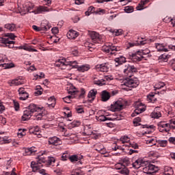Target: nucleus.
Wrapping results in <instances>:
<instances>
[{
	"label": "nucleus",
	"mask_w": 175,
	"mask_h": 175,
	"mask_svg": "<svg viewBox=\"0 0 175 175\" xmlns=\"http://www.w3.org/2000/svg\"><path fill=\"white\" fill-rule=\"evenodd\" d=\"M142 121V118L137 117V118H135L134 120H133V124H134V126H139V125H140V122Z\"/></svg>",
	"instance_id": "obj_41"
},
{
	"label": "nucleus",
	"mask_w": 175,
	"mask_h": 175,
	"mask_svg": "<svg viewBox=\"0 0 175 175\" xmlns=\"http://www.w3.org/2000/svg\"><path fill=\"white\" fill-rule=\"evenodd\" d=\"M55 163V159H54V157H50L48 160V164L49 165H53V163Z\"/></svg>",
	"instance_id": "obj_57"
},
{
	"label": "nucleus",
	"mask_w": 175,
	"mask_h": 175,
	"mask_svg": "<svg viewBox=\"0 0 175 175\" xmlns=\"http://www.w3.org/2000/svg\"><path fill=\"white\" fill-rule=\"evenodd\" d=\"M31 169L33 172H36L37 170H39V169H40V165H33V167H31Z\"/></svg>",
	"instance_id": "obj_62"
},
{
	"label": "nucleus",
	"mask_w": 175,
	"mask_h": 175,
	"mask_svg": "<svg viewBox=\"0 0 175 175\" xmlns=\"http://www.w3.org/2000/svg\"><path fill=\"white\" fill-rule=\"evenodd\" d=\"M170 56L169 55H165L163 54L159 57V59H161V61H163V62H167V58H169Z\"/></svg>",
	"instance_id": "obj_38"
},
{
	"label": "nucleus",
	"mask_w": 175,
	"mask_h": 175,
	"mask_svg": "<svg viewBox=\"0 0 175 175\" xmlns=\"http://www.w3.org/2000/svg\"><path fill=\"white\" fill-rule=\"evenodd\" d=\"M161 113L160 112H157L155 111H154L152 113V118H159L161 117Z\"/></svg>",
	"instance_id": "obj_46"
},
{
	"label": "nucleus",
	"mask_w": 175,
	"mask_h": 175,
	"mask_svg": "<svg viewBox=\"0 0 175 175\" xmlns=\"http://www.w3.org/2000/svg\"><path fill=\"white\" fill-rule=\"evenodd\" d=\"M130 56L131 57V59H133V61L135 62L137 61L138 62H140V61L144 58V56L142 55V51H137L135 53H131Z\"/></svg>",
	"instance_id": "obj_10"
},
{
	"label": "nucleus",
	"mask_w": 175,
	"mask_h": 175,
	"mask_svg": "<svg viewBox=\"0 0 175 175\" xmlns=\"http://www.w3.org/2000/svg\"><path fill=\"white\" fill-rule=\"evenodd\" d=\"M25 82L23 81H18V79H14L11 81L10 87L12 85H21L23 84H25Z\"/></svg>",
	"instance_id": "obj_27"
},
{
	"label": "nucleus",
	"mask_w": 175,
	"mask_h": 175,
	"mask_svg": "<svg viewBox=\"0 0 175 175\" xmlns=\"http://www.w3.org/2000/svg\"><path fill=\"white\" fill-rule=\"evenodd\" d=\"M173 168L170 167H164V174L165 175H172L173 174Z\"/></svg>",
	"instance_id": "obj_31"
},
{
	"label": "nucleus",
	"mask_w": 175,
	"mask_h": 175,
	"mask_svg": "<svg viewBox=\"0 0 175 175\" xmlns=\"http://www.w3.org/2000/svg\"><path fill=\"white\" fill-rule=\"evenodd\" d=\"M105 81H111L113 79V76L111 75H106L104 77Z\"/></svg>",
	"instance_id": "obj_58"
},
{
	"label": "nucleus",
	"mask_w": 175,
	"mask_h": 175,
	"mask_svg": "<svg viewBox=\"0 0 175 175\" xmlns=\"http://www.w3.org/2000/svg\"><path fill=\"white\" fill-rule=\"evenodd\" d=\"M33 29H34V31H36L37 32H40V31H49V29H50L51 27L49 25H41L40 27H38L36 25H33L32 26Z\"/></svg>",
	"instance_id": "obj_13"
},
{
	"label": "nucleus",
	"mask_w": 175,
	"mask_h": 175,
	"mask_svg": "<svg viewBox=\"0 0 175 175\" xmlns=\"http://www.w3.org/2000/svg\"><path fill=\"white\" fill-rule=\"evenodd\" d=\"M96 120L97 121L105 122V121H110L111 120V118H106L105 115H100L98 117L96 116Z\"/></svg>",
	"instance_id": "obj_28"
},
{
	"label": "nucleus",
	"mask_w": 175,
	"mask_h": 175,
	"mask_svg": "<svg viewBox=\"0 0 175 175\" xmlns=\"http://www.w3.org/2000/svg\"><path fill=\"white\" fill-rule=\"evenodd\" d=\"M18 92L20 95H26V98H29V94L25 92V89L24 88H20L18 90Z\"/></svg>",
	"instance_id": "obj_33"
},
{
	"label": "nucleus",
	"mask_w": 175,
	"mask_h": 175,
	"mask_svg": "<svg viewBox=\"0 0 175 175\" xmlns=\"http://www.w3.org/2000/svg\"><path fill=\"white\" fill-rule=\"evenodd\" d=\"M168 142H170V143H171L172 144H175V137H170L168 139Z\"/></svg>",
	"instance_id": "obj_63"
},
{
	"label": "nucleus",
	"mask_w": 175,
	"mask_h": 175,
	"mask_svg": "<svg viewBox=\"0 0 175 175\" xmlns=\"http://www.w3.org/2000/svg\"><path fill=\"white\" fill-rule=\"evenodd\" d=\"M5 28L6 29H9L11 32H13V31H16V25L14 23H7L5 25Z\"/></svg>",
	"instance_id": "obj_24"
},
{
	"label": "nucleus",
	"mask_w": 175,
	"mask_h": 175,
	"mask_svg": "<svg viewBox=\"0 0 175 175\" xmlns=\"http://www.w3.org/2000/svg\"><path fill=\"white\" fill-rule=\"evenodd\" d=\"M143 111H146V108L143 105L142 103L137 102L135 103V109L131 114V117H136V116L141 114V113H143Z\"/></svg>",
	"instance_id": "obj_7"
},
{
	"label": "nucleus",
	"mask_w": 175,
	"mask_h": 175,
	"mask_svg": "<svg viewBox=\"0 0 175 175\" xmlns=\"http://www.w3.org/2000/svg\"><path fill=\"white\" fill-rule=\"evenodd\" d=\"M137 68H136L135 66H131V64L125 65L124 73H125L127 77H132V76H133V73H137Z\"/></svg>",
	"instance_id": "obj_6"
},
{
	"label": "nucleus",
	"mask_w": 175,
	"mask_h": 175,
	"mask_svg": "<svg viewBox=\"0 0 175 175\" xmlns=\"http://www.w3.org/2000/svg\"><path fill=\"white\" fill-rule=\"evenodd\" d=\"M157 142L160 147H166L167 146V140H158Z\"/></svg>",
	"instance_id": "obj_37"
},
{
	"label": "nucleus",
	"mask_w": 175,
	"mask_h": 175,
	"mask_svg": "<svg viewBox=\"0 0 175 175\" xmlns=\"http://www.w3.org/2000/svg\"><path fill=\"white\" fill-rule=\"evenodd\" d=\"M139 80L135 79L133 80L132 78L127 77L124 81L122 85H125V87H127L126 90H129V91H132V88H136L137 85H139Z\"/></svg>",
	"instance_id": "obj_2"
},
{
	"label": "nucleus",
	"mask_w": 175,
	"mask_h": 175,
	"mask_svg": "<svg viewBox=\"0 0 175 175\" xmlns=\"http://www.w3.org/2000/svg\"><path fill=\"white\" fill-rule=\"evenodd\" d=\"M5 36H7L8 38H10V39H12V40H14V38H16V36H14V33H8L5 34Z\"/></svg>",
	"instance_id": "obj_54"
},
{
	"label": "nucleus",
	"mask_w": 175,
	"mask_h": 175,
	"mask_svg": "<svg viewBox=\"0 0 175 175\" xmlns=\"http://www.w3.org/2000/svg\"><path fill=\"white\" fill-rule=\"evenodd\" d=\"M23 50H25L26 51H36V49H33L29 46H24Z\"/></svg>",
	"instance_id": "obj_61"
},
{
	"label": "nucleus",
	"mask_w": 175,
	"mask_h": 175,
	"mask_svg": "<svg viewBox=\"0 0 175 175\" xmlns=\"http://www.w3.org/2000/svg\"><path fill=\"white\" fill-rule=\"evenodd\" d=\"M48 143L49 144H52L53 146H59L61 144V139L57 137H53L49 138Z\"/></svg>",
	"instance_id": "obj_16"
},
{
	"label": "nucleus",
	"mask_w": 175,
	"mask_h": 175,
	"mask_svg": "<svg viewBox=\"0 0 175 175\" xmlns=\"http://www.w3.org/2000/svg\"><path fill=\"white\" fill-rule=\"evenodd\" d=\"M110 32L112 33H115L116 36H120V35H122V29H116V30H111Z\"/></svg>",
	"instance_id": "obj_44"
},
{
	"label": "nucleus",
	"mask_w": 175,
	"mask_h": 175,
	"mask_svg": "<svg viewBox=\"0 0 175 175\" xmlns=\"http://www.w3.org/2000/svg\"><path fill=\"white\" fill-rule=\"evenodd\" d=\"M72 64H77L76 61H71L66 62V60L64 59H59L57 62H55V65L57 68H61L62 66H65L66 65H72Z\"/></svg>",
	"instance_id": "obj_9"
},
{
	"label": "nucleus",
	"mask_w": 175,
	"mask_h": 175,
	"mask_svg": "<svg viewBox=\"0 0 175 175\" xmlns=\"http://www.w3.org/2000/svg\"><path fill=\"white\" fill-rule=\"evenodd\" d=\"M116 66H118L120 65H122L124 62H126V59L124 56H120V57L115 58Z\"/></svg>",
	"instance_id": "obj_21"
},
{
	"label": "nucleus",
	"mask_w": 175,
	"mask_h": 175,
	"mask_svg": "<svg viewBox=\"0 0 175 175\" xmlns=\"http://www.w3.org/2000/svg\"><path fill=\"white\" fill-rule=\"evenodd\" d=\"M147 100H148V102H151L152 103H154V102L157 100V98H155V94L152 93L148 95Z\"/></svg>",
	"instance_id": "obj_32"
},
{
	"label": "nucleus",
	"mask_w": 175,
	"mask_h": 175,
	"mask_svg": "<svg viewBox=\"0 0 175 175\" xmlns=\"http://www.w3.org/2000/svg\"><path fill=\"white\" fill-rule=\"evenodd\" d=\"M70 157L68 153H64L62 156V161H68V158L69 159Z\"/></svg>",
	"instance_id": "obj_55"
},
{
	"label": "nucleus",
	"mask_w": 175,
	"mask_h": 175,
	"mask_svg": "<svg viewBox=\"0 0 175 175\" xmlns=\"http://www.w3.org/2000/svg\"><path fill=\"white\" fill-rule=\"evenodd\" d=\"M19 99L20 100H27V99H28V97H27V95L25 94H21L19 95Z\"/></svg>",
	"instance_id": "obj_59"
},
{
	"label": "nucleus",
	"mask_w": 175,
	"mask_h": 175,
	"mask_svg": "<svg viewBox=\"0 0 175 175\" xmlns=\"http://www.w3.org/2000/svg\"><path fill=\"white\" fill-rule=\"evenodd\" d=\"M120 173L121 174L129 175V170L126 167H124L122 170H120Z\"/></svg>",
	"instance_id": "obj_40"
},
{
	"label": "nucleus",
	"mask_w": 175,
	"mask_h": 175,
	"mask_svg": "<svg viewBox=\"0 0 175 175\" xmlns=\"http://www.w3.org/2000/svg\"><path fill=\"white\" fill-rule=\"evenodd\" d=\"M79 36V32L75 30H70L69 32L67 33V38L68 39H76Z\"/></svg>",
	"instance_id": "obj_20"
},
{
	"label": "nucleus",
	"mask_w": 175,
	"mask_h": 175,
	"mask_svg": "<svg viewBox=\"0 0 175 175\" xmlns=\"http://www.w3.org/2000/svg\"><path fill=\"white\" fill-rule=\"evenodd\" d=\"M109 51H118V49H117V46H113V44H109Z\"/></svg>",
	"instance_id": "obj_52"
},
{
	"label": "nucleus",
	"mask_w": 175,
	"mask_h": 175,
	"mask_svg": "<svg viewBox=\"0 0 175 175\" xmlns=\"http://www.w3.org/2000/svg\"><path fill=\"white\" fill-rule=\"evenodd\" d=\"M96 70H99V72H107L109 70V67H107V63H104L96 65Z\"/></svg>",
	"instance_id": "obj_18"
},
{
	"label": "nucleus",
	"mask_w": 175,
	"mask_h": 175,
	"mask_svg": "<svg viewBox=\"0 0 175 175\" xmlns=\"http://www.w3.org/2000/svg\"><path fill=\"white\" fill-rule=\"evenodd\" d=\"M33 151L32 150V148H29L25 150V155H31Z\"/></svg>",
	"instance_id": "obj_56"
},
{
	"label": "nucleus",
	"mask_w": 175,
	"mask_h": 175,
	"mask_svg": "<svg viewBox=\"0 0 175 175\" xmlns=\"http://www.w3.org/2000/svg\"><path fill=\"white\" fill-rule=\"evenodd\" d=\"M38 163L42 165V163H46V159L44 157H42V156H38L37 158Z\"/></svg>",
	"instance_id": "obj_42"
},
{
	"label": "nucleus",
	"mask_w": 175,
	"mask_h": 175,
	"mask_svg": "<svg viewBox=\"0 0 175 175\" xmlns=\"http://www.w3.org/2000/svg\"><path fill=\"white\" fill-rule=\"evenodd\" d=\"M37 91L34 92V95L36 96H39V95H42L43 94V88L40 85L37 86Z\"/></svg>",
	"instance_id": "obj_34"
},
{
	"label": "nucleus",
	"mask_w": 175,
	"mask_h": 175,
	"mask_svg": "<svg viewBox=\"0 0 175 175\" xmlns=\"http://www.w3.org/2000/svg\"><path fill=\"white\" fill-rule=\"evenodd\" d=\"M96 94H98V92H96L94 90H91L89 92V93L88 94V98L89 99H90V98H92V99L88 100L90 103H92V102H94V100H95V98L96 97Z\"/></svg>",
	"instance_id": "obj_17"
},
{
	"label": "nucleus",
	"mask_w": 175,
	"mask_h": 175,
	"mask_svg": "<svg viewBox=\"0 0 175 175\" xmlns=\"http://www.w3.org/2000/svg\"><path fill=\"white\" fill-rule=\"evenodd\" d=\"M50 9L44 5H40L36 10L32 11L31 13H34V14H40V13H43V12H49Z\"/></svg>",
	"instance_id": "obj_14"
},
{
	"label": "nucleus",
	"mask_w": 175,
	"mask_h": 175,
	"mask_svg": "<svg viewBox=\"0 0 175 175\" xmlns=\"http://www.w3.org/2000/svg\"><path fill=\"white\" fill-rule=\"evenodd\" d=\"M49 102H52V103H48L49 107H54L55 106V98L54 97H51L49 99Z\"/></svg>",
	"instance_id": "obj_39"
},
{
	"label": "nucleus",
	"mask_w": 175,
	"mask_h": 175,
	"mask_svg": "<svg viewBox=\"0 0 175 175\" xmlns=\"http://www.w3.org/2000/svg\"><path fill=\"white\" fill-rule=\"evenodd\" d=\"M42 108L38 107L35 104H30L27 108L26 110L23 111V116H22L23 121H28L32 117V114L36 113V111H40Z\"/></svg>",
	"instance_id": "obj_1"
},
{
	"label": "nucleus",
	"mask_w": 175,
	"mask_h": 175,
	"mask_svg": "<svg viewBox=\"0 0 175 175\" xmlns=\"http://www.w3.org/2000/svg\"><path fill=\"white\" fill-rule=\"evenodd\" d=\"M1 43H3V44H5L7 47H9V49H13L14 46H12L10 44H14V41H10L9 39L6 38H0Z\"/></svg>",
	"instance_id": "obj_15"
},
{
	"label": "nucleus",
	"mask_w": 175,
	"mask_h": 175,
	"mask_svg": "<svg viewBox=\"0 0 175 175\" xmlns=\"http://www.w3.org/2000/svg\"><path fill=\"white\" fill-rule=\"evenodd\" d=\"M146 165V161H143L142 159H139L136 160L133 163V167L135 169H139V167H144Z\"/></svg>",
	"instance_id": "obj_12"
},
{
	"label": "nucleus",
	"mask_w": 175,
	"mask_h": 175,
	"mask_svg": "<svg viewBox=\"0 0 175 175\" xmlns=\"http://www.w3.org/2000/svg\"><path fill=\"white\" fill-rule=\"evenodd\" d=\"M159 132H170V124L169 123H165V122H160L158 123Z\"/></svg>",
	"instance_id": "obj_8"
},
{
	"label": "nucleus",
	"mask_w": 175,
	"mask_h": 175,
	"mask_svg": "<svg viewBox=\"0 0 175 175\" xmlns=\"http://www.w3.org/2000/svg\"><path fill=\"white\" fill-rule=\"evenodd\" d=\"M120 142L124 144V143H128L129 142V137L128 136H124L120 138Z\"/></svg>",
	"instance_id": "obj_48"
},
{
	"label": "nucleus",
	"mask_w": 175,
	"mask_h": 175,
	"mask_svg": "<svg viewBox=\"0 0 175 175\" xmlns=\"http://www.w3.org/2000/svg\"><path fill=\"white\" fill-rule=\"evenodd\" d=\"M159 170V167L158 166H155L148 161H146L145 166L143 168L144 173L146 174H154V173H157Z\"/></svg>",
	"instance_id": "obj_3"
},
{
	"label": "nucleus",
	"mask_w": 175,
	"mask_h": 175,
	"mask_svg": "<svg viewBox=\"0 0 175 175\" xmlns=\"http://www.w3.org/2000/svg\"><path fill=\"white\" fill-rule=\"evenodd\" d=\"M70 88H71V90H70V89H68V88H67L68 93L70 94V95L63 98V100H64V102H65V103H70V102H72V100H70V99H73V98H75V96L73 95H76V94H77V92H79V91H77V90H76V88L75 86L71 85Z\"/></svg>",
	"instance_id": "obj_4"
},
{
	"label": "nucleus",
	"mask_w": 175,
	"mask_h": 175,
	"mask_svg": "<svg viewBox=\"0 0 175 175\" xmlns=\"http://www.w3.org/2000/svg\"><path fill=\"white\" fill-rule=\"evenodd\" d=\"M124 12L126 13H132V12H133V6H126L124 8Z\"/></svg>",
	"instance_id": "obj_47"
},
{
	"label": "nucleus",
	"mask_w": 175,
	"mask_h": 175,
	"mask_svg": "<svg viewBox=\"0 0 175 175\" xmlns=\"http://www.w3.org/2000/svg\"><path fill=\"white\" fill-rule=\"evenodd\" d=\"M1 62H3V60L1 59L0 63ZM0 66H2V68H4V69H10V68H14V64H0Z\"/></svg>",
	"instance_id": "obj_26"
},
{
	"label": "nucleus",
	"mask_w": 175,
	"mask_h": 175,
	"mask_svg": "<svg viewBox=\"0 0 175 175\" xmlns=\"http://www.w3.org/2000/svg\"><path fill=\"white\" fill-rule=\"evenodd\" d=\"M73 68H75V69H77V70H79V72H87V70H90V67L87 66H79L78 65H75L72 66Z\"/></svg>",
	"instance_id": "obj_22"
},
{
	"label": "nucleus",
	"mask_w": 175,
	"mask_h": 175,
	"mask_svg": "<svg viewBox=\"0 0 175 175\" xmlns=\"http://www.w3.org/2000/svg\"><path fill=\"white\" fill-rule=\"evenodd\" d=\"M141 53H142V55L143 57V55H147L150 54V50H148V49L142 50L141 51Z\"/></svg>",
	"instance_id": "obj_60"
},
{
	"label": "nucleus",
	"mask_w": 175,
	"mask_h": 175,
	"mask_svg": "<svg viewBox=\"0 0 175 175\" xmlns=\"http://www.w3.org/2000/svg\"><path fill=\"white\" fill-rule=\"evenodd\" d=\"M42 118H43V113H39L37 115H35L34 120H36L37 121H40V120H42Z\"/></svg>",
	"instance_id": "obj_49"
},
{
	"label": "nucleus",
	"mask_w": 175,
	"mask_h": 175,
	"mask_svg": "<svg viewBox=\"0 0 175 175\" xmlns=\"http://www.w3.org/2000/svg\"><path fill=\"white\" fill-rule=\"evenodd\" d=\"M147 143H148L149 144H151L150 146L152 147V146H155L157 144V141L151 138L150 139L147 141Z\"/></svg>",
	"instance_id": "obj_51"
},
{
	"label": "nucleus",
	"mask_w": 175,
	"mask_h": 175,
	"mask_svg": "<svg viewBox=\"0 0 175 175\" xmlns=\"http://www.w3.org/2000/svg\"><path fill=\"white\" fill-rule=\"evenodd\" d=\"M68 159L70 161V162H77V161H79V156L77 154H73L70 156Z\"/></svg>",
	"instance_id": "obj_36"
},
{
	"label": "nucleus",
	"mask_w": 175,
	"mask_h": 175,
	"mask_svg": "<svg viewBox=\"0 0 175 175\" xmlns=\"http://www.w3.org/2000/svg\"><path fill=\"white\" fill-rule=\"evenodd\" d=\"M13 102H14V106L16 111H18V109H20V104L18 103V102L16 101L15 100H14Z\"/></svg>",
	"instance_id": "obj_53"
},
{
	"label": "nucleus",
	"mask_w": 175,
	"mask_h": 175,
	"mask_svg": "<svg viewBox=\"0 0 175 175\" xmlns=\"http://www.w3.org/2000/svg\"><path fill=\"white\" fill-rule=\"evenodd\" d=\"M103 51H104V53H106L107 54H109V53H110V54L113 55V54H116V52H110V45H105L103 46L102 48Z\"/></svg>",
	"instance_id": "obj_30"
},
{
	"label": "nucleus",
	"mask_w": 175,
	"mask_h": 175,
	"mask_svg": "<svg viewBox=\"0 0 175 175\" xmlns=\"http://www.w3.org/2000/svg\"><path fill=\"white\" fill-rule=\"evenodd\" d=\"M129 163H131V162L129 161V158L126 157L122 159L121 160V162L118 163V165H121V166H123V167H126V166H129Z\"/></svg>",
	"instance_id": "obj_25"
},
{
	"label": "nucleus",
	"mask_w": 175,
	"mask_h": 175,
	"mask_svg": "<svg viewBox=\"0 0 175 175\" xmlns=\"http://www.w3.org/2000/svg\"><path fill=\"white\" fill-rule=\"evenodd\" d=\"M155 46L157 51H164L165 53H167V51H169L167 49L165 48V45L163 44L157 43L155 44Z\"/></svg>",
	"instance_id": "obj_23"
},
{
	"label": "nucleus",
	"mask_w": 175,
	"mask_h": 175,
	"mask_svg": "<svg viewBox=\"0 0 175 175\" xmlns=\"http://www.w3.org/2000/svg\"><path fill=\"white\" fill-rule=\"evenodd\" d=\"M163 87H165V83L163 82H160L155 85L154 88L156 90H161V88H163Z\"/></svg>",
	"instance_id": "obj_45"
},
{
	"label": "nucleus",
	"mask_w": 175,
	"mask_h": 175,
	"mask_svg": "<svg viewBox=\"0 0 175 175\" xmlns=\"http://www.w3.org/2000/svg\"><path fill=\"white\" fill-rule=\"evenodd\" d=\"M110 93L107 92V90H103L101 92V100L102 102H107L109 99H110Z\"/></svg>",
	"instance_id": "obj_19"
},
{
	"label": "nucleus",
	"mask_w": 175,
	"mask_h": 175,
	"mask_svg": "<svg viewBox=\"0 0 175 175\" xmlns=\"http://www.w3.org/2000/svg\"><path fill=\"white\" fill-rule=\"evenodd\" d=\"M69 128H76V126H80V122L79 121H73L68 124Z\"/></svg>",
	"instance_id": "obj_35"
},
{
	"label": "nucleus",
	"mask_w": 175,
	"mask_h": 175,
	"mask_svg": "<svg viewBox=\"0 0 175 175\" xmlns=\"http://www.w3.org/2000/svg\"><path fill=\"white\" fill-rule=\"evenodd\" d=\"M83 133L86 136H91V135H92V133H93L92 129L88 128V126H84V132H83Z\"/></svg>",
	"instance_id": "obj_29"
},
{
	"label": "nucleus",
	"mask_w": 175,
	"mask_h": 175,
	"mask_svg": "<svg viewBox=\"0 0 175 175\" xmlns=\"http://www.w3.org/2000/svg\"><path fill=\"white\" fill-rule=\"evenodd\" d=\"M147 3H148V0L141 1V2L138 4V6L141 8L139 9V10H142L143 8H144V5H146Z\"/></svg>",
	"instance_id": "obj_43"
},
{
	"label": "nucleus",
	"mask_w": 175,
	"mask_h": 175,
	"mask_svg": "<svg viewBox=\"0 0 175 175\" xmlns=\"http://www.w3.org/2000/svg\"><path fill=\"white\" fill-rule=\"evenodd\" d=\"M89 34L93 43H99L100 42V37L96 31H90Z\"/></svg>",
	"instance_id": "obj_11"
},
{
	"label": "nucleus",
	"mask_w": 175,
	"mask_h": 175,
	"mask_svg": "<svg viewBox=\"0 0 175 175\" xmlns=\"http://www.w3.org/2000/svg\"><path fill=\"white\" fill-rule=\"evenodd\" d=\"M124 100H119L111 105V111H120L124 109Z\"/></svg>",
	"instance_id": "obj_5"
},
{
	"label": "nucleus",
	"mask_w": 175,
	"mask_h": 175,
	"mask_svg": "<svg viewBox=\"0 0 175 175\" xmlns=\"http://www.w3.org/2000/svg\"><path fill=\"white\" fill-rule=\"evenodd\" d=\"M51 31H52V33H58L59 32V30H58V27H53L51 29Z\"/></svg>",
	"instance_id": "obj_64"
},
{
	"label": "nucleus",
	"mask_w": 175,
	"mask_h": 175,
	"mask_svg": "<svg viewBox=\"0 0 175 175\" xmlns=\"http://www.w3.org/2000/svg\"><path fill=\"white\" fill-rule=\"evenodd\" d=\"M106 81L105 79V78L103 79H100V80H98L96 84L97 85H105L106 83H105Z\"/></svg>",
	"instance_id": "obj_50"
}]
</instances>
